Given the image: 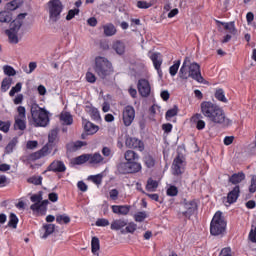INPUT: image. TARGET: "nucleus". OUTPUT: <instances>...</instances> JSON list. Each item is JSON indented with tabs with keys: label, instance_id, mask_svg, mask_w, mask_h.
Returning a JSON list of instances; mask_svg holds the SVG:
<instances>
[{
	"label": "nucleus",
	"instance_id": "64",
	"mask_svg": "<svg viewBox=\"0 0 256 256\" xmlns=\"http://www.w3.org/2000/svg\"><path fill=\"white\" fill-rule=\"evenodd\" d=\"M219 256H231V248H223Z\"/></svg>",
	"mask_w": 256,
	"mask_h": 256
},
{
	"label": "nucleus",
	"instance_id": "58",
	"mask_svg": "<svg viewBox=\"0 0 256 256\" xmlns=\"http://www.w3.org/2000/svg\"><path fill=\"white\" fill-rule=\"evenodd\" d=\"M179 193V190L177 189V186H170L167 189V195L169 197H176V195Z\"/></svg>",
	"mask_w": 256,
	"mask_h": 256
},
{
	"label": "nucleus",
	"instance_id": "24",
	"mask_svg": "<svg viewBox=\"0 0 256 256\" xmlns=\"http://www.w3.org/2000/svg\"><path fill=\"white\" fill-rule=\"evenodd\" d=\"M124 227H127V220H125V219L113 220L110 225V229L112 231H123Z\"/></svg>",
	"mask_w": 256,
	"mask_h": 256
},
{
	"label": "nucleus",
	"instance_id": "60",
	"mask_svg": "<svg viewBox=\"0 0 256 256\" xmlns=\"http://www.w3.org/2000/svg\"><path fill=\"white\" fill-rule=\"evenodd\" d=\"M249 240L252 243H256V226H252L249 232Z\"/></svg>",
	"mask_w": 256,
	"mask_h": 256
},
{
	"label": "nucleus",
	"instance_id": "45",
	"mask_svg": "<svg viewBox=\"0 0 256 256\" xmlns=\"http://www.w3.org/2000/svg\"><path fill=\"white\" fill-rule=\"evenodd\" d=\"M3 72L6 74L8 77H15L17 75V71H15V68L9 65L3 66Z\"/></svg>",
	"mask_w": 256,
	"mask_h": 256
},
{
	"label": "nucleus",
	"instance_id": "16",
	"mask_svg": "<svg viewBox=\"0 0 256 256\" xmlns=\"http://www.w3.org/2000/svg\"><path fill=\"white\" fill-rule=\"evenodd\" d=\"M160 55L161 54L159 52H153V51L148 52V57L153 62V65H154L159 77H161V61H159Z\"/></svg>",
	"mask_w": 256,
	"mask_h": 256
},
{
	"label": "nucleus",
	"instance_id": "57",
	"mask_svg": "<svg viewBox=\"0 0 256 256\" xmlns=\"http://www.w3.org/2000/svg\"><path fill=\"white\" fill-rule=\"evenodd\" d=\"M75 15H79V8L69 10L66 16V21H71V19H73Z\"/></svg>",
	"mask_w": 256,
	"mask_h": 256
},
{
	"label": "nucleus",
	"instance_id": "31",
	"mask_svg": "<svg viewBox=\"0 0 256 256\" xmlns=\"http://www.w3.org/2000/svg\"><path fill=\"white\" fill-rule=\"evenodd\" d=\"M99 249H101L99 238L94 236L92 237V240H91V251L93 255L99 256Z\"/></svg>",
	"mask_w": 256,
	"mask_h": 256
},
{
	"label": "nucleus",
	"instance_id": "25",
	"mask_svg": "<svg viewBox=\"0 0 256 256\" xmlns=\"http://www.w3.org/2000/svg\"><path fill=\"white\" fill-rule=\"evenodd\" d=\"M51 153V150L49 149L48 145H45L41 150L34 152L31 154V159L34 161H37V159H41L43 157H47Z\"/></svg>",
	"mask_w": 256,
	"mask_h": 256
},
{
	"label": "nucleus",
	"instance_id": "50",
	"mask_svg": "<svg viewBox=\"0 0 256 256\" xmlns=\"http://www.w3.org/2000/svg\"><path fill=\"white\" fill-rule=\"evenodd\" d=\"M30 201L32 203H34L33 205H35V203H40L41 201H43V192H38V194H33L30 197Z\"/></svg>",
	"mask_w": 256,
	"mask_h": 256
},
{
	"label": "nucleus",
	"instance_id": "52",
	"mask_svg": "<svg viewBox=\"0 0 256 256\" xmlns=\"http://www.w3.org/2000/svg\"><path fill=\"white\" fill-rule=\"evenodd\" d=\"M23 87L21 82H18L14 87L11 88L9 95L10 97H15V93H19Z\"/></svg>",
	"mask_w": 256,
	"mask_h": 256
},
{
	"label": "nucleus",
	"instance_id": "54",
	"mask_svg": "<svg viewBox=\"0 0 256 256\" xmlns=\"http://www.w3.org/2000/svg\"><path fill=\"white\" fill-rule=\"evenodd\" d=\"M28 183H32V185H41V183H43V177L32 176V177L28 178Z\"/></svg>",
	"mask_w": 256,
	"mask_h": 256
},
{
	"label": "nucleus",
	"instance_id": "43",
	"mask_svg": "<svg viewBox=\"0 0 256 256\" xmlns=\"http://www.w3.org/2000/svg\"><path fill=\"white\" fill-rule=\"evenodd\" d=\"M157 187H159V183L152 178H149L146 184V190L150 192L157 191Z\"/></svg>",
	"mask_w": 256,
	"mask_h": 256
},
{
	"label": "nucleus",
	"instance_id": "29",
	"mask_svg": "<svg viewBox=\"0 0 256 256\" xmlns=\"http://www.w3.org/2000/svg\"><path fill=\"white\" fill-rule=\"evenodd\" d=\"M44 234L41 236V239H47L49 235L55 233V224H44L42 227Z\"/></svg>",
	"mask_w": 256,
	"mask_h": 256
},
{
	"label": "nucleus",
	"instance_id": "44",
	"mask_svg": "<svg viewBox=\"0 0 256 256\" xmlns=\"http://www.w3.org/2000/svg\"><path fill=\"white\" fill-rule=\"evenodd\" d=\"M60 119L64 125H73V116L68 112L61 114Z\"/></svg>",
	"mask_w": 256,
	"mask_h": 256
},
{
	"label": "nucleus",
	"instance_id": "35",
	"mask_svg": "<svg viewBox=\"0 0 256 256\" xmlns=\"http://www.w3.org/2000/svg\"><path fill=\"white\" fill-rule=\"evenodd\" d=\"M89 161V154H82L72 160L73 165H83Z\"/></svg>",
	"mask_w": 256,
	"mask_h": 256
},
{
	"label": "nucleus",
	"instance_id": "22",
	"mask_svg": "<svg viewBox=\"0 0 256 256\" xmlns=\"http://www.w3.org/2000/svg\"><path fill=\"white\" fill-rule=\"evenodd\" d=\"M129 211H131L129 205H112V213L116 215H129Z\"/></svg>",
	"mask_w": 256,
	"mask_h": 256
},
{
	"label": "nucleus",
	"instance_id": "41",
	"mask_svg": "<svg viewBox=\"0 0 256 256\" xmlns=\"http://www.w3.org/2000/svg\"><path fill=\"white\" fill-rule=\"evenodd\" d=\"M13 83V79L11 78H4L1 83V91L2 93H7L11 88V84Z\"/></svg>",
	"mask_w": 256,
	"mask_h": 256
},
{
	"label": "nucleus",
	"instance_id": "36",
	"mask_svg": "<svg viewBox=\"0 0 256 256\" xmlns=\"http://www.w3.org/2000/svg\"><path fill=\"white\" fill-rule=\"evenodd\" d=\"M56 223L59 225H68V223H71V217H69L67 214H59L56 215Z\"/></svg>",
	"mask_w": 256,
	"mask_h": 256
},
{
	"label": "nucleus",
	"instance_id": "38",
	"mask_svg": "<svg viewBox=\"0 0 256 256\" xmlns=\"http://www.w3.org/2000/svg\"><path fill=\"white\" fill-rule=\"evenodd\" d=\"M17 143H19V141L17 140V138H13L5 147V153L6 155H11V153L13 152V150L15 149V147H17Z\"/></svg>",
	"mask_w": 256,
	"mask_h": 256
},
{
	"label": "nucleus",
	"instance_id": "5",
	"mask_svg": "<svg viewBox=\"0 0 256 256\" xmlns=\"http://www.w3.org/2000/svg\"><path fill=\"white\" fill-rule=\"evenodd\" d=\"M94 71L101 79H105L113 73V64L107 58L98 56L95 58Z\"/></svg>",
	"mask_w": 256,
	"mask_h": 256
},
{
	"label": "nucleus",
	"instance_id": "47",
	"mask_svg": "<svg viewBox=\"0 0 256 256\" xmlns=\"http://www.w3.org/2000/svg\"><path fill=\"white\" fill-rule=\"evenodd\" d=\"M9 129H11V121L0 120V131L9 133Z\"/></svg>",
	"mask_w": 256,
	"mask_h": 256
},
{
	"label": "nucleus",
	"instance_id": "1",
	"mask_svg": "<svg viewBox=\"0 0 256 256\" xmlns=\"http://www.w3.org/2000/svg\"><path fill=\"white\" fill-rule=\"evenodd\" d=\"M178 77L182 81H187L188 79H193V81H197V83H203V81H205L203 75H201V65L191 61V57L184 58L178 72Z\"/></svg>",
	"mask_w": 256,
	"mask_h": 256
},
{
	"label": "nucleus",
	"instance_id": "26",
	"mask_svg": "<svg viewBox=\"0 0 256 256\" xmlns=\"http://www.w3.org/2000/svg\"><path fill=\"white\" fill-rule=\"evenodd\" d=\"M82 123L84 125V130L86 131V133L88 135H95V133H97V131H99V126L91 123L90 121L83 119Z\"/></svg>",
	"mask_w": 256,
	"mask_h": 256
},
{
	"label": "nucleus",
	"instance_id": "7",
	"mask_svg": "<svg viewBox=\"0 0 256 256\" xmlns=\"http://www.w3.org/2000/svg\"><path fill=\"white\" fill-rule=\"evenodd\" d=\"M48 5L51 21L54 23L59 21L61 13H63V3H61V0H50Z\"/></svg>",
	"mask_w": 256,
	"mask_h": 256
},
{
	"label": "nucleus",
	"instance_id": "53",
	"mask_svg": "<svg viewBox=\"0 0 256 256\" xmlns=\"http://www.w3.org/2000/svg\"><path fill=\"white\" fill-rule=\"evenodd\" d=\"M144 163L149 169H151V167H155V159H153L151 155H146L144 157Z\"/></svg>",
	"mask_w": 256,
	"mask_h": 256
},
{
	"label": "nucleus",
	"instance_id": "15",
	"mask_svg": "<svg viewBox=\"0 0 256 256\" xmlns=\"http://www.w3.org/2000/svg\"><path fill=\"white\" fill-rule=\"evenodd\" d=\"M48 171H53V173H65L67 167L63 161L55 160L48 166Z\"/></svg>",
	"mask_w": 256,
	"mask_h": 256
},
{
	"label": "nucleus",
	"instance_id": "40",
	"mask_svg": "<svg viewBox=\"0 0 256 256\" xmlns=\"http://www.w3.org/2000/svg\"><path fill=\"white\" fill-rule=\"evenodd\" d=\"M178 113H179V107H177V105H175L173 108L167 110L166 115H165L166 121L173 119V117H177Z\"/></svg>",
	"mask_w": 256,
	"mask_h": 256
},
{
	"label": "nucleus",
	"instance_id": "12",
	"mask_svg": "<svg viewBox=\"0 0 256 256\" xmlns=\"http://www.w3.org/2000/svg\"><path fill=\"white\" fill-rule=\"evenodd\" d=\"M184 209H186V211L182 212L183 217H186V219H191L192 215L197 213V202H195V200L186 202L184 204Z\"/></svg>",
	"mask_w": 256,
	"mask_h": 256
},
{
	"label": "nucleus",
	"instance_id": "33",
	"mask_svg": "<svg viewBox=\"0 0 256 256\" xmlns=\"http://www.w3.org/2000/svg\"><path fill=\"white\" fill-rule=\"evenodd\" d=\"M13 21V14L10 11L0 12V23H11Z\"/></svg>",
	"mask_w": 256,
	"mask_h": 256
},
{
	"label": "nucleus",
	"instance_id": "62",
	"mask_svg": "<svg viewBox=\"0 0 256 256\" xmlns=\"http://www.w3.org/2000/svg\"><path fill=\"white\" fill-rule=\"evenodd\" d=\"M86 81L88 83H95V81H97V77L92 72H87L86 73Z\"/></svg>",
	"mask_w": 256,
	"mask_h": 256
},
{
	"label": "nucleus",
	"instance_id": "28",
	"mask_svg": "<svg viewBox=\"0 0 256 256\" xmlns=\"http://www.w3.org/2000/svg\"><path fill=\"white\" fill-rule=\"evenodd\" d=\"M242 181H245V173L243 172L234 173L229 177V183H232V185H239Z\"/></svg>",
	"mask_w": 256,
	"mask_h": 256
},
{
	"label": "nucleus",
	"instance_id": "17",
	"mask_svg": "<svg viewBox=\"0 0 256 256\" xmlns=\"http://www.w3.org/2000/svg\"><path fill=\"white\" fill-rule=\"evenodd\" d=\"M191 123L195 125L198 131H203L205 129L206 123L203 121V114L196 113L191 117Z\"/></svg>",
	"mask_w": 256,
	"mask_h": 256
},
{
	"label": "nucleus",
	"instance_id": "8",
	"mask_svg": "<svg viewBox=\"0 0 256 256\" xmlns=\"http://www.w3.org/2000/svg\"><path fill=\"white\" fill-rule=\"evenodd\" d=\"M187 166V162H185V157L178 155L173 163H172V173L179 177V175H183L185 173V167Z\"/></svg>",
	"mask_w": 256,
	"mask_h": 256
},
{
	"label": "nucleus",
	"instance_id": "21",
	"mask_svg": "<svg viewBox=\"0 0 256 256\" xmlns=\"http://www.w3.org/2000/svg\"><path fill=\"white\" fill-rule=\"evenodd\" d=\"M86 145H87V142L78 140L75 142H69L66 145V149L70 153H75V151H79V149H81V147H85Z\"/></svg>",
	"mask_w": 256,
	"mask_h": 256
},
{
	"label": "nucleus",
	"instance_id": "55",
	"mask_svg": "<svg viewBox=\"0 0 256 256\" xmlns=\"http://www.w3.org/2000/svg\"><path fill=\"white\" fill-rule=\"evenodd\" d=\"M6 9L8 11H15V9H19V2L17 0H12L6 4Z\"/></svg>",
	"mask_w": 256,
	"mask_h": 256
},
{
	"label": "nucleus",
	"instance_id": "18",
	"mask_svg": "<svg viewBox=\"0 0 256 256\" xmlns=\"http://www.w3.org/2000/svg\"><path fill=\"white\" fill-rule=\"evenodd\" d=\"M241 193V188H239V185H236L227 195V203L229 205H233V203H237V200L239 199V195Z\"/></svg>",
	"mask_w": 256,
	"mask_h": 256
},
{
	"label": "nucleus",
	"instance_id": "32",
	"mask_svg": "<svg viewBox=\"0 0 256 256\" xmlns=\"http://www.w3.org/2000/svg\"><path fill=\"white\" fill-rule=\"evenodd\" d=\"M104 29V35L106 37H113L117 33V28H115V25L113 24H106L103 26Z\"/></svg>",
	"mask_w": 256,
	"mask_h": 256
},
{
	"label": "nucleus",
	"instance_id": "20",
	"mask_svg": "<svg viewBox=\"0 0 256 256\" xmlns=\"http://www.w3.org/2000/svg\"><path fill=\"white\" fill-rule=\"evenodd\" d=\"M216 21V25H218V27L220 25H222L224 27V29L226 31H228V33H230V35H237V28L235 27V22H222L219 20H215Z\"/></svg>",
	"mask_w": 256,
	"mask_h": 256
},
{
	"label": "nucleus",
	"instance_id": "11",
	"mask_svg": "<svg viewBox=\"0 0 256 256\" xmlns=\"http://www.w3.org/2000/svg\"><path fill=\"white\" fill-rule=\"evenodd\" d=\"M17 23V26L15 24H10V29L6 30V35L8 36V39L10 43H19V37L17 36V33H19V29H21V23Z\"/></svg>",
	"mask_w": 256,
	"mask_h": 256
},
{
	"label": "nucleus",
	"instance_id": "4",
	"mask_svg": "<svg viewBox=\"0 0 256 256\" xmlns=\"http://www.w3.org/2000/svg\"><path fill=\"white\" fill-rule=\"evenodd\" d=\"M227 231V221L223 217V212L217 211L210 223V234L213 237H223Z\"/></svg>",
	"mask_w": 256,
	"mask_h": 256
},
{
	"label": "nucleus",
	"instance_id": "34",
	"mask_svg": "<svg viewBox=\"0 0 256 256\" xmlns=\"http://www.w3.org/2000/svg\"><path fill=\"white\" fill-rule=\"evenodd\" d=\"M137 231V224L135 222H127L126 228L121 230L122 235H126V233H135Z\"/></svg>",
	"mask_w": 256,
	"mask_h": 256
},
{
	"label": "nucleus",
	"instance_id": "42",
	"mask_svg": "<svg viewBox=\"0 0 256 256\" xmlns=\"http://www.w3.org/2000/svg\"><path fill=\"white\" fill-rule=\"evenodd\" d=\"M179 67H181V60H176L172 66L169 67V74L175 77L179 73Z\"/></svg>",
	"mask_w": 256,
	"mask_h": 256
},
{
	"label": "nucleus",
	"instance_id": "10",
	"mask_svg": "<svg viewBox=\"0 0 256 256\" xmlns=\"http://www.w3.org/2000/svg\"><path fill=\"white\" fill-rule=\"evenodd\" d=\"M218 107L219 105L211 101H204L200 104L201 113L206 119L209 118Z\"/></svg>",
	"mask_w": 256,
	"mask_h": 256
},
{
	"label": "nucleus",
	"instance_id": "19",
	"mask_svg": "<svg viewBox=\"0 0 256 256\" xmlns=\"http://www.w3.org/2000/svg\"><path fill=\"white\" fill-rule=\"evenodd\" d=\"M125 143L129 149H138L139 151H143V149H145L143 142L137 138H127Z\"/></svg>",
	"mask_w": 256,
	"mask_h": 256
},
{
	"label": "nucleus",
	"instance_id": "14",
	"mask_svg": "<svg viewBox=\"0 0 256 256\" xmlns=\"http://www.w3.org/2000/svg\"><path fill=\"white\" fill-rule=\"evenodd\" d=\"M47 205H49V200H41L40 203H34L30 206L31 211H36L40 215H46Z\"/></svg>",
	"mask_w": 256,
	"mask_h": 256
},
{
	"label": "nucleus",
	"instance_id": "61",
	"mask_svg": "<svg viewBox=\"0 0 256 256\" xmlns=\"http://www.w3.org/2000/svg\"><path fill=\"white\" fill-rule=\"evenodd\" d=\"M153 4L147 2V1H138L137 7L138 9H149Z\"/></svg>",
	"mask_w": 256,
	"mask_h": 256
},
{
	"label": "nucleus",
	"instance_id": "56",
	"mask_svg": "<svg viewBox=\"0 0 256 256\" xmlns=\"http://www.w3.org/2000/svg\"><path fill=\"white\" fill-rule=\"evenodd\" d=\"M17 111H18V116L15 117V119H26L27 117V110L25 109L24 106H19L17 108Z\"/></svg>",
	"mask_w": 256,
	"mask_h": 256
},
{
	"label": "nucleus",
	"instance_id": "23",
	"mask_svg": "<svg viewBox=\"0 0 256 256\" xmlns=\"http://www.w3.org/2000/svg\"><path fill=\"white\" fill-rule=\"evenodd\" d=\"M85 111L90 115L93 121H101V114L97 108L93 107V105H86Z\"/></svg>",
	"mask_w": 256,
	"mask_h": 256
},
{
	"label": "nucleus",
	"instance_id": "51",
	"mask_svg": "<svg viewBox=\"0 0 256 256\" xmlns=\"http://www.w3.org/2000/svg\"><path fill=\"white\" fill-rule=\"evenodd\" d=\"M57 135H59V130H57V129L51 130L48 135L49 143H55V141H57Z\"/></svg>",
	"mask_w": 256,
	"mask_h": 256
},
{
	"label": "nucleus",
	"instance_id": "13",
	"mask_svg": "<svg viewBox=\"0 0 256 256\" xmlns=\"http://www.w3.org/2000/svg\"><path fill=\"white\" fill-rule=\"evenodd\" d=\"M138 92L141 97H149L151 95V85L146 79H140L138 81Z\"/></svg>",
	"mask_w": 256,
	"mask_h": 256
},
{
	"label": "nucleus",
	"instance_id": "37",
	"mask_svg": "<svg viewBox=\"0 0 256 256\" xmlns=\"http://www.w3.org/2000/svg\"><path fill=\"white\" fill-rule=\"evenodd\" d=\"M14 129H19L20 131H25V129H27V124L25 123V118H15Z\"/></svg>",
	"mask_w": 256,
	"mask_h": 256
},
{
	"label": "nucleus",
	"instance_id": "30",
	"mask_svg": "<svg viewBox=\"0 0 256 256\" xmlns=\"http://www.w3.org/2000/svg\"><path fill=\"white\" fill-rule=\"evenodd\" d=\"M103 156L101 155V153L96 152L94 154H89V163L91 165H99V163H103Z\"/></svg>",
	"mask_w": 256,
	"mask_h": 256
},
{
	"label": "nucleus",
	"instance_id": "59",
	"mask_svg": "<svg viewBox=\"0 0 256 256\" xmlns=\"http://www.w3.org/2000/svg\"><path fill=\"white\" fill-rule=\"evenodd\" d=\"M109 226V220L105 218H99L96 221V227H107Z\"/></svg>",
	"mask_w": 256,
	"mask_h": 256
},
{
	"label": "nucleus",
	"instance_id": "27",
	"mask_svg": "<svg viewBox=\"0 0 256 256\" xmlns=\"http://www.w3.org/2000/svg\"><path fill=\"white\" fill-rule=\"evenodd\" d=\"M112 49L113 51H115L117 55H125V49H126L125 42L121 40L114 41L112 44Z\"/></svg>",
	"mask_w": 256,
	"mask_h": 256
},
{
	"label": "nucleus",
	"instance_id": "3",
	"mask_svg": "<svg viewBox=\"0 0 256 256\" xmlns=\"http://www.w3.org/2000/svg\"><path fill=\"white\" fill-rule=\"evenodd\" d=\"M31 123L34 127H47L51 119L49 118V111L41 108L37 101H32L30 104Z\"/></svg>",
	"mask_w": 256,
	"mask_h": 256
},
{
	"label": "nucleus",
	"instance_id": "39",
	"mask_svg": "<svg viewBox=\"0 0 256 256\" xmlns=\"http://www.w3.org/2000/svg\"><path fill=\"white\" fill-rule=\"evenodd\" d=\"M19 224V218L15 213H10L8 227H12V229H17V225Z\"/></svg>",
	"mask_w": 256,
	"mask_h": 256
},
{
	"label": "nucleus",
	"instance_id": "46",
	"mask_svg": "<svg viewBox=\"0 0 256 256\" xmlns=\"http://www.w3.org/2000/svg\"><path fill=\"white\" fill-rule=\"evenodd\" d=\"M215 98L222 103H227V98L225 97V91H223V89L216 90Z\"/></svg>",
	"mask_w": 256,
	"mask_h": 256
},
{
	"label": "nucleus",
	"instance_id": "6",
	"mask_svg": "<svg viewBox=\"0 0 256 256\" xmlns=\"http://www.w3.org/2000/svg\"><path fill=\"white\" fill-rule=\"evenodd\" d=\"M207 120L210 121V123H214V125H221L222 127H231V125H233V120L229 119L225 115V111L219 106Z\"/></svg>",
	"mask_w": 256,
	"mask_h": 256
},
{
	"label": "nucleus",
	"instance_id": "9",
	"mask_svg": "<svg viewBox=\"0 0 256 256\" xmlns=\"http://www.w3.org/2000/svg\"><path fill=\"white\" fill-rule=\"evenodd\" d=\"M122 121L125 127H131L133 121H135V108L131 105H127L122 111Z\"/></svg>",
	"mask_w": 256,
	"mask_h": 256
},
{
	"label": "nucleus",
	"instance_id": "48",
	"mask_svg": "<svg viewBox=\"0 0 256 256\" xmlns=\"http://www.w3.org/2000/svg\"><path fill=\"white\" fill-rule=\"evenodd\" d=\"M145 219H147V212H145V211L137 212V213L134 215V220H135L137 223H143V221H145Z\"/></svg>",
	"mask_w": 256,
	"mask_h": 256
},
{
	"label": "nucleus",
	"instance_id": "49",
	"mask_svg": "<svg viewBox=\"0 0 256 256\" xmlns=\"http://www.w3.org/2000/svg\"><path fill=\"white\" fill-rule=\"evenodd\" d=\"M27 17V13H21L17 16V18L10 23V25H14V27H17V22L20 23V27L23 25V19Z\"/></svg>",
	"mask_w": 256,
	"mask_h": 256
},
{
	"label": "nucleus",
	"instance_id": "2",
	"mask_svg": "<svg viewBox=\"0 0 256 256\" xmlns=\"http://www.w3.org/2000/svg\"><path fill=\"white\" fill-rule=\"evenodd\" d=\"M124 158L126 162H121L117 166L119 173L127 175V173H139L141 171V163L137 162L139 161V154L133 150H127L124 153Z\"/></svg>",
	"mask_w": 256,
	"mask_h": 256
},
{
	"label": "nucleus",
	"instance_id": "63",
	"mask_svg": "<svg viewBox=\"0 0 256 256\" xmlns=\"http://www.w3.org/2000/svg\"><path fill=\"white\" fill-rule=\"evenodd\" d=\"M249 191L251 193H255V191H256V176H252L251 184L249 186Z\"/></svg>",
	"mask_w": 256,
	"mask_h": 256
}]
</instances>
